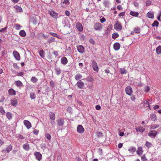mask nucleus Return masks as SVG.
<instances>
[{
	"instance_id": "nucleus-1",
	"label": "nucleus",
	"mask_w": 161,
	"mask_h": 161,
	"mask_svg": "<svg viewBox=\"0 0 161 161\" xmlns=\"http://www.w3.org/2000/svg\"><path fill=\"white\" fill-rule=\"evenodd\" d=\"M114 28L117 31H121L122 29V26L120 23L117 21L114 25Z\"/></svg>"
},
{
	"instance_id": "nucleus-2",
	"label": "nucleus",
	"mask_w": 161,
	"mask_h": 161,
	"mask_svg": "<svg viewBox=\"0 0 161 161\" xmlns=\"http://www.w3.org/2000/svg\"><path fill=\"white\" fill-rule=\"evenodd\" d=\"M94 28L96 30L100 31L102 29V25L99 23H96L94 24Z\"/></svg>"
},
{
	"instance_id": "nucleus-3",
	"label": "nucleus",
	"mask_w": 161,
	"mask_h": 161,
	"mask_svg": "<svg viewBox=\"0 0 161 161\" xmlns=\"http://www.w3.org/2000/svg\"><path fill=\"white\" fill-rule=\"evenodd\" d=\"M125 92L127 94L131 95L133 92L132 88L130 86H127L125 89Z\"/></svg>"
},
{
	"instance_id": "nucleus-4",
	"label": "nucleus",
	"mask_w": 161,
	"mask_h": 161,
	"mask_svg": "<svg viewBox=\"0 0 161 161\" xmlns=\"http://www.w3.org/2000/svg\"><path fill=\"white\" fill-rule=\"evenodd\" d=\"M157 133V132L155 130H151L148 133V135L152 138H155Z\"/></svg>"
},
{
	"instance_id": "nucleus-5",
	"label": "nucleus",
	"mask_w": 161,
	"mask_h": 161,
	"mask_svg": "<svg viewBox=\"0 0 161 161\" xmlns=\"http://www.w3.org/2000/svg\"><path fill=\"white\" fill-rule=\"evenodd\" d=\"M92 64L93 70L96 72H97L98 70V68L97 63L96 62L93 61H92Z\"/></svg>"
},
{
	"instance_id": "nucleus-6",
	"label": "nucleus",
	"mask_w": 161,
	"mask_h": 161,
	"mask_svg": "<svg viewBox=\"0 0 161 161\" xmlns=\"http://www.w3.org/2000/svg\"><path fill=\"white\" fill-rule=\"evenodd\" d=\"M77 131L79 133H82L84 131V129L81 125H79L77 127Z\"/></svg>"
},
{
	"instance_id": "nucleus-7",
	"label": "nucleus",
	"mask_w": 161,
	"mask_h": 161,
	"mask_svg": "<svg viewBox=\"0 0 161 161\" xmlns=\"http://www.w3.org/2000/svg\"><path fill=\"white\" fill-rule=\"evenodd\" d=\"M12 149V147L11 145L6 146L5 149L3 150V152L5 153H8L11 151Z\"/></svg>"
},
{
	"instance_id": "nucleus-8",
	"label": "nucleus",
	"mask_w": 161,
	"mask_h": 161,
	"mask_svg": "<svg viewBox=\"0 0 161 161\" xmlns=\"http://www.w3.org/2000/svg\"><path fill=\"white\" fill-rule=\"evenodd\" d=\"M34 154L38 160L40 161L41 160L42 158V155L39 152H36L34 153Z\"/></svg>"
},
{
	"instance_id": "nucleus-9",
	"label": "nucleus",
	"mask_w": 161,
	"mask_h": 161,
	"mask_svg": "<svg viewBox=\"0 0 161 161\" xmlns=\"http://www.w3.org/2000/svg\"><path fill=\"white\" fill-rule=\"evenodd\" d=\"M13 54L14 58L17 60H19L20 59V56L19 53L16 51H14L13 52Z\"/></svg>"
},
{
	"instance_id": "nucleus-10",
	"label": "nucleus",
	"mask_w": 161,
	"mask_h": 161,
	"mask_svg": "<svg viewBox=\"0 0 161 161\" xmlns=\"http://www.w3.org/2000/svg\"><path fill=\"white\" fill-rule=\"evenodd\" d=\"M77 48L79 52L81 53H83L84 52L85 48L82 46L79 45L77 47Z\"/></svg>"
},
{
	"instance_id": "nucleus-11",
	"label": "nucleus",
	"mask_w": 161,
	"mask_h": 161,
	"mask_svg": "<svg viewBox=\"0 0 161 161\" xmlns=\"http://www.w3.org/2000/svg\"><path fill=\"white\" fill-rule=\"evenodd\" d=\"M77 86L80 89L84 88V83L81 80H79L76 84Z\"/></svg>"
},
{
	"instance_id": "nucleus-12",
	"label": "nucleus",
	"mask_w": 161,
	"mask_h": 161,
	"mask_svg": "<svg viewBox=\"0 0 161 161\" xmlns=\"http://www.w3.org/2000/svg\"><path fill=\"white\" fill-rule=\"evenodd\" d=\"M24 124L28 129H29L31 127V125L30 122L28 120H24Z\"/></svg>"
},
{
	"instance_id": "nucleus-13",
	"label": "nucleus",
	"mask_w": 161,
	"mask_h": 161,
	"mask_svg": "<svg viewBox=\"0 0 161 161\" xmlns=\"http://www.w3.org/2000/svg\"><path fill=\"white\" fill-rule=\"evenodd\" d=\"M76 28L80 31H81L83 30V28L81 24L77 22L76 25Z\"/></svg>"
},
{
	"instance_id": "nucleus-14",
	"label": "nucleus",
	"mask_w": 161,
	"mask_h": 161,
	"mask_svg": "<svg viewBox=\"0 0 161 161\" xmlns=\"http://www.w3.org/2000/svg\"><path fill=\"white\" fill-rule=\"evenodd\" d=\"M120 46V44L119 43L116 42L114 44V48L115 50L117 51L119 49Z\"/></svg>"
},
{
	"instance_id": "nucleus-15",
	"label": "nucleus",
	"mask_w": 161,
	"mask_h": 161,
	"mask_svg": "<svg viewBox=\"0 0 161 161\" xmlns=\"http://www.w3.org/2000/svg\"><path fill=\"white\" fill-rule=\"evenodd\" d=\"M11 103L12 105L14 106H16L18 104L17 101L15 98H13L11 99Z\"/></svg>"
},
{
	"instance_id": "nucleus-16",
	"label": "nucleus",
	"mask_w": 161,
	"mask_h": 161,
	"mask_svg": "<svg viewBox=\"0 0 161 161\" xmlns=\"http://www.w3.org/2000/svg\"><path fill=\"white\" fill-rule=\"evenodd\" d=\"M61 63L64 65L66 64L68 62V60L65 57H63L61 59Z\"/></svg>"
},
{
	"instance_id": "nucleus-17",
	"label": "nucleus",
	"mask_w": 161,
	"mask_h": 161,
	"mask_svg": "<svg viewBox=\"0 0 161 161\" xmlns=\"http://www.w3.org/2000/svg\"><path fill=\"white\" fill-rule=\"evenodd\" d=\"M57 122L58 126H62L64 124V120L62 119H59L57 120Z\"/></svg>"
},
{
	"instance_id": "nucleus-18",
	"label": "nucleus",
	"mask_w": 161,
	"mask_h": 161,
	"mask_svg": "<svg viewBox=\"0 0 161 161\" xmlns=\"http://www.w3.org/2000/svg\"><path fill=\"white\" fill-rule=\"evenodd\" d=\"M147 16L149 18L153 19L154 17L153 13L151 11L149 12L147 14Z\"/></svg>"
},
{
	"instance_id": "nucleus-19",
	"label": "nucleus",
	"mask_w": 161,
	"mask_h": 161,
	"mask_svg": "<svg viewBox=\"0 0 161 161\" xmlns=\"http://www.w3.org/2000/svg\"><path fill=\"white\" fill-rule=\"evenodd\" d=\"M136 130L137 132L142 133L145 131V129L142 127H140L136 128Z\"/></svg>"
},
{
	"instance_id": "nucleus-20",
	"label": "nucleus",
	"mask_w": 161,
	"mask_h": 161,
	"mask_svg": "<svg viewBox=\"0 0 161 161\" xmlns=\"http://www.w3.org/2000/svg\"><path fill=\"white\" fill-rule=\"evenodd\" d=\"M8 92L10 95H15L16 94L15 91L12 88L8 90Z\"/></svg>"
},
{
	"instance_id": "nucleus-21",
	"label": "nucleus",
	"mask_w": 161,
	"mask_h": 161,
	"mask_svg": "<svg viewBox=\"0 0 161 161\" xmlns=\"http://www.w3.org/2000/svg\"><path fill=\"white\" fill-rule=\"evenodd\" d=\"M49 116L51 120L53 121L55 119V115L54 113L52 112H50L49 113Z\"/></svg>"
},
{
	"instance_id": "nucleus-22",
	"label": "nucleus",
	"mask_w": 161,
	"mask_h": 161,
	"mask_svg": "<svg viewBox=\"0 0 161 161\" xmlns=\"http://www.w3.org/2000/svg\"><path fill=\"white\" fill-rule=\"evenodd\" d=\"M142 148L141 147H139L136 151L137 154L139 156H140L142 154Z\"/></svg>"
},
{
	"instance_id": "nucleus-23",
	"label": "nucleus",
	"mask_w": 161,
	"mask_h": 161,
	"mask_svg": "<svg viewBox=\"0 0 161 161\" xmlns=\"http://www.w3.org/2000/svg\"><path fill=\"white\" fill-rule=\"evenodd\" d=\"M15 85L18 87H21L23 86L22 83L20 80H17L15 82Z\"/></svg>"
},
{
	"instance_id": "nucleus-24",
	"label": "nucleus",
	"mask_w": 161,
	"mask_h": 161,
	"mask_svg": "<svg viewBox=\"0 0 161 161\" xmlns=\"http://www.w3.org/2000/svg\"><path fill=\"white\" fill-rule=\"evenodd\" d=\"M130 14L132 16L137 17L139 14L137 12L131 11L130 12Z\"/></svg>"
},
{
	"instance_id": "nucleus-25",
	"label": "nucleus",
	"mask_w": 161,
	"mask_h": 161,
	"mask_svg": "<svg viewBox=\"0 0 161 161\" xmlns=\"http://www.w3.org/2000/svg\"><path fill=\"white\" fill-rule=\"evenodd\" d=\"M103 4L106 7H108L109 5V0H105L103 1Z\"/></svg>"
},
{
	"instance_id": "nucleus-26",
	"label": "nucleus",
	"mask_w": 161,
	"mask_h": 161,
	"mask_svg": "<svg viewBox=\"0 0 161 161\" xmlns=\"http://www.w3.org/2000/svg\"><path fill=\"white\" fill-rule=\"evenodd\" d=\"M156 53L158 54H161V46H158L156 49Z\"/></svg>"
},
{
	"instance_id": "nucleus-27",
	"label": "nucleus",
	"mask_w": 161,
	"mask_h": 161,
	"mask_svg": "<svg viewBox=\"0 0 161 161\" xmlns=\"http://www.w3.org/2000/svg\"><path fill=\"white\" fill-rule=\"evenodd\" d=\"M150 118L152 121H155L157 119V117L156 115L153 114H151Z\"/></svg>"
},
{
	"instance_id": "nucleus-28",
	"label": "nucleus",
	"mask_w": 161,
	"mask_h": 161,
	"mask_svg": "<svg viewBox=\"0 0 161 161\" xmlns=\"http://www.w3.org/2000/svg\"><path fill=\"white\" fill-rule=\"evenodd\" d=\"M7 118L9 120H10L12 119V114L9 112H7L6 114Z\"/></svg>"
},
{
	"instance_id": "nucleus-29",
	"label": "nucleus",
	"mask_w": 161,
	"mask_h": 161,
	"mask_svg": "<svg viewBox=\"0 0 161 161\" xmlns=\"http://www.w3.org/2000/svg\"><path fill=\"white\" fill-rule=\"evenodd\" d=\"M16 10L17 12H20L22 11V8H21L19 6H16L14 7Z\"/></svg>"
},
{
	"instance_id": "nucleus-30",
	"label": "nucleus",
	"mask_w": 161,
	"mask_h": 161,
	"mask_svg": "<svg viewBox=\"0 0 161 161\" xmlns=\"http://www.w3.org/2000/svg\"><path fill=\"white\" fill-rule=\"evenodd\" d=\"M75 77L76 80H78L82 78V76L80 74H77L75 76Z\"/></svg>"
},
{
	"instance_id": "nucleus-31",
	"label": "nucleus",
	"mask_w": 161,
	"mask_h": 161,
	"mask_svg": "<svg viewBox=\"0 0 161 161\" xmlns=\"http://www.w3.org/2000/svg\"><path fill=\"white\" fill-rule=\"evenodd\" d=\"M55 71L57 75H59L60 74L61 70L59 68L56 67H55Z\"/></svg>"
},
{
	"instance_id": "nucleus-32",
	"label": "nucleus",
	"mask_w": 161,
	"mask_h": 161,
	"mask_svg": "<svg viewBox=\"0 0 161 161\" xmlns=\"http://www.w3.org/2000/svg\"><path fill=\"white\" fill-rule=\"evenodd\" d=\"M19 34L21 36L25 37L26 36V33L24 30H21L19 32Z\"/></svg>"
},
{
	"instance_id": "nucleus-33",
	"label": "nucleus",
	"mask_w": 161,
	"mask_h": 161,
	"mask_svg": "<svg viewBox=\"0 0 161 161\" xmlns=\"http://www.w3.org/2000/svg\"><path fill=\"white\" fill-rule=\"evenodd\" d=\"M49 13L51 16L53 17H56L57 16V14L53 11H49Z\"/></svg>"
},
{
	"instance_id": "nucleus-34",
	"label": "nucleus",
	"mask_w": 161,
	"mask_h": 161,
	"mask_svg": "<svg viewBox=\"0 0 161 161\" xmlns=\"http://www.w3.org/2000/svg\"><path fill=\"white\" fill-rule=\"evenodd\" d=\"M23 148L26 150H28L29 149V146L28 144L25 143L23 145Z\"/></svg>"
},
{
	"instance_id": "nucleus-35",
	"label": "nucleus",
	"mask_w": 161,
	"mask_h": 161,
	"mask_svg": "<svg viewBox=\"0 0 161 161\" xmlns=\"http://www.w3.org/2000/svg\"><path fill=\"white\" fill-rule=\"evenodd\" d=\"M136 150V148L133 147H130L128 149V151L132 153H133L135 152Z\"/></svg>"
},
{
	"instance_id": "nucleus-36",
	"label": "nucleus",
	"mask_w": 161,
	"mask_h": 161,
	"mask_svg": "<svg viewBox=\"0 0 161 161\" xmlns=\"http://www.w3.org/2000/svg\"><path fill=\"white\" fill-rule=\"evenodd\" d=\"M50 34L53 36L56 37L59 39H61V37L56 33L50 32Z\"/></svg>"
},
{
	"instance_id": "nucleus-37",
	"label": "nucleus",
	"mask_w": 161,
	"mask_h": 161,
	"mask_svg": "<svg viewBox=\"0 0 161 161\" xmlns=\"http://www.w3.org/2000/svg\"><path fill=\"white\" fill-rule=\"evenodd\" d=\"M30 97L31 99H35L36 98V96L35 93L34 92H31L30 93Z\"/></svg>"
},
{
	"instance_id": "nucleus-38",
	"label": "nucleus",
	"mask_w": 161,
	"mask_h": 161,
	"mask_svg": "<svg viewBox=\"0 0 161 161\" xmlns=\"http://www.w3.org/2000/svg\"><path fill=\"white\" fill-rule=\"evenodd\" d=\"M0 113L2 115H4L5 113V110L2 106H0Z\"/></svg>"
},
{
	"instance_id": "nucleus-39",
	"label": "nucleus",
	"mask_w": 161,
	"mask_h": 161,
	"mask_svg": "<svg viewBox=\"0 0 161 161\" xmlns=\"http://www.w3.org/2000/svg\"><path fill=\"white\" fill-rule=\"evenodd\" d=\"M120 72L121 74H125L126 73V71L124 68H120Z\"/></svg>"
},
{
	"instance_id": "nucleus-40",
	"label": "nucleus",
	"mask_w": 161,
	"mask_h": 161,
	"mask_svg": "<svg viewBox=\"0 0 161 161\" xmlns=\"http://www.w3.org/2000/svg\"><path fill=\"white\" fill-rule=\"evenodd\" d=\"M151 129H155L157 128H158L159 125H158L155 124L153 125H150Z\"/></svg>"
},
{
	"instance_id": "nucleus-41",
	"label": "nucleus",
	"mask_w": 161,
	"mask_h": 161,
	"mask_svg": "<svg viewBox=\"0 0 161 161\" xmlns=\"http://www.w3.org/2000/svg\"><path fill=\"white\" fill-rule=\"evenodd\" d=\"M31 81L34 83H36L38 81L37 79L35 77H33L31 79Z\"/></svg>"
},
{
	"instance_id": "nucleus-42",
	"label": "nucleus",
	"mask_w": 161,
	"mask_h": 161,
	"mask_svg": "<svg viewBox=\"0 0 161 161\" xmlns=\"http://www.w3.org/2000/svg\"><path fill=\"white\" fill-rule=\"evenodd\" d=\"M54 38L53 37H51L49 38V39L47 41V42L48 43H50L52 42H54Z\"/></svg>"
},
{
	"instance_id": "nucleus-43",
	"label": "nucleus",
	"mask_w": 161,
	"mask_h": 161,
	"mask_svg": "<svg viewBox=\"0 0 161 161\" xmlns=\"http://www.w3.org/2000/svg\"><path fill=\"white\" fill-rule=\"evenodd\" d=\"M158 24H159L157 20H155L154 21L153 23V24L152 25V26L153 27L158 26Z\"/></svg>"
},
{
	"instance_id": "nucleus-44",
	"label": "nucleus",
	"mask_w": 161,
	"mask_h": 161,
	"mask_svg": "<svg viewBox=\"0 0 161 161\" xmlns=\"http://www.w3.org/2000/svg\"><path fill=\"white\" fill-rule=\"evenodd\" d=\"M119 34L117 33H115L113 34L112 37L113 39H115L119 36Z\"/></svg>"
},
{
	"instance_id": "nucleus-45",
	"label": "nucleus",
	"mask_w": 161,
	"mask_h": 161,
	"mask_svg": "<svg viewBox=\"0 0 161 161\" xmlns=\"http://www.w3.org/2000/svg\"><path fill=\"white\" fill-rule=\"evenodd\" d=\"M39 54L41 57L43 58L44 57V52L43 50H41L39 52Z\"/></svg>"
},
{
	"instance_id": "nucleus-46",
	"label": "nucleus",
	"mask_w": 161,
	"mask_h": 161,
	"mask_svg": "<svg viewBox=\"0 0 161 161\" xmlns=\"http://www.w3.org/2000/svg\"><path fill=\"white\" fill-rule=\"evenodd\" d=\"M15 27L16 30H19L20 29L21 26L19 24H16L15 25Z\"/></svg>"
},
{
	"instance_id": "nucleus-47",
	"label": "nucleus",
	"mask_w": 161,
	"mask_h": 161,
	"mask_svg": "<svg viewBox=\"0 0 161 161\" xmlns=\"http://www.w3.org/2000/svg\"><path fill=\"white\" fill-rule=\"evenodd\" d=\"M145 145L147 148H149L151 147L152 144L151 143H150L148 142H147Z\"/></svg>"
},
{
	"instance_id": "nucleus-48",
	"label": "nucleus",
	"mask_w": 161,
	"mask_h": 161,
	"mask_svg": "<svg viewBox=\"0 0 161 161\" xmlns=\"http://www.w3.org/2000/svg\"><path fill=\"white\" fill-rule=\"evenodd\" d=\"M134 31L136 33H139L140 32V29L138 27H136L134 29Z\"/></svg>"
},
{
	"instance_id": "nucleus-49",
	"label": "nucleus",
	"mask_w": 161,
	"mask_h": 161,
	"mask_svg": "<svg viewBox=\"0 0 161 161\" xmlns=\"http://www.w3.org/2000/svg\"><path fill=\"white\" fill-rule=\"evenodd\" d=\"M45 136L48 140H50L51 139V136L50 134L47 133L46 134Z\"/></svg>"
},
{
	"instance_id": "nucleus-50",
	"label": "nucleus",
	"mask_w": 161,
	"mask_h": 161,
	"mask_svg": "<svg viewBox=\"0 0 161 161\" xmlns=\"http://www.w3.org/2000/svg\"><path fill=\"white\" fill-rule=\"evenodd\" d=\"M24 74L23 72H21L20 73H17L16 75V76H22Z\"/></svg>"
},
{
	"instance_id": "nucleus-51",
	"label": "nucleus",
	"mask_w": 161,
	"mask_h": 161,
	"mask_svg": "<svg viewBox=\"0 0 161 161\" xmlns=\"http://www.w3.org/2000/svg\"><path fill=\"white\" fill-rule=\"evenodd\" d=\"M145 91L146 92H148L150 90V88L148 86H146L144 88Z\"/></svg>"
},
{
	"instance_id": "nucleus-52",
	"label": "nucleus",
	"mask_w": 161,
	"mask_h": 161,
	"mask_svg": "<svg viewBox=\"0 0 161 161\" xmlns=\"http://www.w3.org/2000/svg\"><path fill=\"white\" fill-rule=\"evenodd\" d=\"M97 135L99 137H101L103 136V133L101 132H99L97 133Z\"/></svg>"
},
{
	"instance_id": "nucleus-53",
	"label": "nucleus",
	"mask_w": 161,
	"mask_h": 161,
	"mask_svg": "<svg viewBox=\"0 0 161 161\" xmlns=\"http://www.w3.org/2000/svg\"><path fill=\"white\" fill-rule=\"evenodd\" d=\"M141 159L142 161H145L147 160V159L146 158L145 155L141 157Z\"/></svg>"
},
{
	"instance_id": "nucleus-54",
	"label": "nucleus",
	"mask_w": 161,
	"mask_h": 161,
	"mask_svg": "<svg viewBox=\"0 0 161 161\" xmlns=\"http://www.w3.org/2000/svg\"><path fill=\"white\" fill-rule=\"evenodd\" d=\"M89 42L92 44H94L95 43V41L92 39H90L89 40Z\"/></svg>"
},
{
	"instance_id": "nucleus-55",
	"label": "nucleus",
	"mask_w": 161,
	"mask_h": 161,
	"mask_svg": "<svg viewBox=\"0 0 161 161\" xmlns=\"http://www.w3.org/2000/svg\"><path fill=\"white\" fill-rule=\"evenodd\" d=\"M161 16V11H160L159 13V15L157 17V19L159 21H160V17Z\"/></svg>"
},
{
	"instance_id": "nucleus-56",
	"label": "nucleus",
	"mask_w": 161,
	"mask_h": 161,
	"mask_svg": "<svg viewBox=\"0 0 161 161\" xmlns=\"http://www.w3.org/2000/svg\"><path fill=\"white\" fill-rule=\"evenodd\" d=\"M84 66V65L82 63H80L79 64V66L81 69L83 68Z\"/></svg>"
},
{
	"instance_id": "nucleus-57",
	"label": "nucleus",
	"mask_w": 161,
	"mask_h": 161,
	"mask_svg": "<svg viewBox=\"0 0 161 161\" xmlns=\"http://www.w3.org/2000/svg\"><path fill=\"white\" fill-rule=\"evenodd\" d=\"M7 29V27H4L2 29L0 30V32H4Z\"/></svg>"
},
{
	"instance_id": "nucleus-58",
	"label": "nucleus",
	"mask_w": 161,
	"mask_h": 161,
	"mask_svg": "<svg viewBox=\"0 0 161 161\" xmlns=\"http://www.w3.org/2000/svg\"><path fill=\"white\" fill-rule=\"evenodd\" d=\"M125 12H121L119 14V16H124L125 15Z\"/></svg>"
},
{
	"instance_id": "nucleus-59",
	"label": "nucleus",
	"mask_w": 161,
	"mask_h": 161,
	"mask_svg": "<svg viewBox=\"0 0 161 161\" xmlns=\"http://www.w3.org/2000/svg\"><path fill=\"white\" fill-rule=\"evenodd\" d=\"M50 84L51 86L52 87H54L55 86V83L54 82L53 80H51L50 82Z\"/></svg>"
},
{
	"instance_id": "nucleus-60",
	"label": "nucleus",
	"mask_w": 161,
	"mask_h": 161,
	"mask_svg": "<svg viewBox=\"0 0 161 161\" xmlns=\"http://www.w3.org/2000/svg\"><path fill=\"white\" fill-rule=\"evenodd\" d=\"M39 131L37 130H34L33 131V133L37 135L38 134Z\"/></svg>"
},
{
	"instance_id": "nucleus-61",
	"label": "nucleus",
	"mask_w": 161,
	"mask_h": 161,
	"mask_svg": "<svg viewBox=\"0 0 161 161\" xmlns=\"http://www.w3.org/2000/svg\"><path fill=\"white\" fill-rule=\"evenodd\" d=\"M134 5L136 7H138L139 6V3L136 2H134Z\"/></svg>"
},
{
	"instance_id": "nucleus-62",
	"label": "nucleus",
	"mask_w": 161,
	"mask_h": 161,
	"mask_svg": "<svg viewBox=\"0 0 161 161\" xmlns=\"http://www.w3.org/2000/svg\"><path fill=\"white\" fill-rule=\"evenodd\" d=\"M106 21V19L103 18L100 19V21L102 23H103Z\"/></svg>"
},
{
	"instance_id": "nucleus-63",
	"label": "nucleus",
	"mask_w": 161,
	"mask_h": 161,
	"mask_svg": "<svg viewBox=\"0 0 161 161\" xmlns=\"http://www.w3.org/2000/svg\"><path fill=\"white\" fill-rule=\"evenodd\" d=\"M96 109L97 110H99L101 109V106L99 105H97L96 106Z\"/></svg>"
},
{
	"instance_id": "nucleus-64",
	"label": "nucleus",
	"mask_w": 161,
	"mask_h": 161,
	"mask_svg": "<svg viewBox=\"0 0 161 161\" xmlns=\"http://www.w3.org/2000/svg\"><path fill=\"white\" fill-rule=\"evenodd\" d=\"M151 4V2L150 1H147L146 3V5L147 6H148Z\"/></svg>"
}]
</instances>
